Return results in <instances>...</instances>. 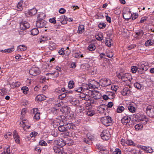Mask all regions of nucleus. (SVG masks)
Returning a JSON list of instances; mask_svg holds the SVG:
<instances>
[{
  "instance_id": "obj_1",
  "label": "nucleus",
  "mask_w": 154,
  "mask_h": 154,
  "mask_svg": "<svg viewBox=\"0 0 154 154\" xmlns=\"http://www.w3.org/2000/svg\"><path fill=\"white\" fill-rule=\"evenodd\" d=\"M102 123L104 125L108 126L112 125V120L109 116H106L102 117L101 119Z\"/></svg>"
},
{
  "instance_id": "obj_2",
  "label": "nucleus",
  "mask_w": 154,
  "mask_h": 154,
  "mask_svg": "<svg viewBox=\"0 0 154 154\" xmlns=\"http://www.w3.org/2000/svg\"><path fill=\"white\" fill-rule=\"evenodd\" d=\"M144 110L146 111L147 115L151 117H154V106L152 105H149L146 108H144Z\"/></svg>"
},
{
  "instance_id": "obj_3",
  "label": "nucleus",
  "mask_w": 154,
  "mask_h": 154,
  "mask_svg": "<svg viewBox=\"0 0 154 154\" xmlns=\"http://www.w3.org/2000/svg\"><path fill=\"white\" fill-rule=\"evenodd\" d=\"M53 150L57 154H66L63 147L55 146L53 147Z\"/></svg>"
},
{
  "instance_id": "obj_4",
  "label": "nucleus",
  "mask_w": 154,
  "mask_h": 154,
  "mask_svg": "<svg viewBox=\"0 0 154 154\" xmlns=\"http://www.w3.org/2000/svg\"><path fill=\"white\" fill-rule=\"evenodd\" d=\"M100 85L102 86H107L111 84L110 81L106 78H103L101 79L99 83Z\"/></svg>"
},
{
  "instance_id": "obj_5",
  "label": "nucleus",
  "mask_w": 154,
  "mask_h": 154,
  "mask_svg": "<svg viewBox=\"0 0 154 154\" xmlns=\"http://www.w3.org/2000/svg\"><path fill=\"white\" fill-rule=\"evenodd\" d=\"M40 71L39 68L36 67H32L29 70V74L33 76H35L40 74Z\"/></svg>"
},
{
  "instance_id": "obj_6",
  "label": "nucleus",
  "mask_w": 154,
  "mask_h": 154,
  "mask_svg": "<svg viewBox=\"0 0 154 154\" xmlns=\"http://www.w3.org/2000/svg\"><path fill=\"white\" fill-rule=\"evenodd\" d=\"M47 22L43 19L38 20L36 23V26L38 28L46 27Z\"/></svg>"
},
{
  "instance_id": "obj_7",
  "label": "nucleus",
  "mask_w": 154,
  "mask_h": 154,
  "mask_svg": "<svg viewBox=\"0 0 154 154\" xmlns=\"http://www.w3.org/2000/svg\"><path fill=\"white\" fill-rule=\"evenodd\" d=\"M102 138L105 140L109 139L110 137V134L109 131L107 130H104L100 134Z\"/></svg>"
},
{
  "instance_id": "obj_8",
  "label": "nucleus",
  "mask_w": 154,
  "mask_h": 154,
  "mask_svg": "<svg viewBox=\"0 0 154 154\" xmlns=\"http://www.w3.org/2000/svg\"><path fill=\"white\" fill-rule=\"evenodd\" d=\"M20 24V30L23 31L29 28L30 26L29 24L26 21H22Z\"/></svg>"
},
{
  "instance_id": "obj_9",
  "label": "nucleus",
  "mask_w": 154,
  "mask_h": 154,
  "mask_svg": "<svg viewBox=\"0 0 154 154\" xmlns=\"http://www.w3.org/2000/svg\"><path fill=\"white\" fill-rule=\"evenodd\" d=\"M132 14L130 11H123V16L125 20H128L132 17Z\"/></svg>"
},
{
  "instance_id": "obj_10",
  "label": "nucleus",
  "mask_w": 154,
  "mask_h": 154,
  "mask_svg": "<svg viewBox=\"0 0 154 154\" xmlns=\"http://www.w3.org/2000/svg\"><path fill=\"white\" fill-rule=\"evenodd\" d=\"M37 12V10L35 8L28 10L25 13L26 16L29 17L35 15Z\"/></svg>"
},
{
  "instance_id": "obj_11",
  "label": "nucleus",
  "mask_w": 154,
  "mask_h": 154,
  "mask_svg": "<svg viewBox=\"0 0 154 154\" xmlns=\"http://www.w3.org/2000/svg\"><path fill=\"white\" fill-rule=\"evenodd\" d=\"M54 142L55 144L57 146H60L61 147H63L66 144L65 141L61 138L55 140Z\"/></svg>"
},
{
  "instance_id": "obj_12",
  "label": "nucleus",
  "mask_w": 154,
  "mask_h": 154,
  "mask_svg": "<svg viewBox=\"0 0 154 154\" xmlns=\"http://www.w3.org/2000/svg\"><path fill=\"white\" fill-rule=\"evenodd\" d=\"M90 86L91 87H92V86L90 85H88V86H87L86 88H84L82 87H78L77 88H74V91L76 92H82L84 91V90H88L91 88Z\"/></svg>"
},
{
  "instance_id": "obj_13",
  "label": "nucleus",
  "mask_w": 154,
  "mask_h": 154,
  "mask_svg": "<svg viewBox=\"0 0 154 154\" xmlns=\"http://www.w3.org/2000/svg\"><path fill=\"white\" fill-rule=\"evenodd\" d=\"M132 79V78L131 75L128 74H123V76L122 80L123 82H126L128 81L129 82H131Z\"/></svg>"
},
{
  "instance_id": "obj_14",
  "label": "nucleus",
  "mask_w": 154,
  "mask_h": 154,
  "mask_svg": "<svg viewBox=\"0 0 154 154\" xmlns=\"http://www.w3.org/2000/svg\"><path fill=\"white\" fill-rule=\"evenodd\" d=\"M13 136L15 142L18 144H19L20 143V137L16 131L14 130L13 131Z\"/></svg>"
},
{
  "instance_id": "obj_15",
  "label": "nucleus",
  "mask_w": 154,
  "mask_h": 154,
  "mask_svg": "<svg viewBox=\"0 0 154 154\" xmlns=\"http://www.w3.org/2000/svg\"><path fill=\"white\" fill-rule=\"evenodd\" d=\"M28 124V120H23L21 122H20V125L24 129V128H25L26 127V128L29 129L30 126L27 125Z\"/></svg>"
},
{
  "instance_id": "obj_16",
  "label": "nucleus",
  "mask_w": 154,
  "mask_h": 154,
  "mask_svg": "<svg viewBox=\"0 0 154 154\" xmlns=\"http://www.w3.org/2000/svg\"><path fill=\"white\" fill-rule=\"evenodd\" d=\"M131 118L130 117L128 116H124L121 119V122L123 125H126L129 123L131 121Z\"/></svg>"
},
{
  "instance_id": "obj_17",
  "label": "nucleus",
  "mask_w": 154,
  "mask_h": 154,
  "mask_svg": "<svg viewBox=\"0 0 154 154\" xmlns=\"http://www.w3.org/2000/svg\"><path fill=\"white\" fill-rule=\"evenodd\" d=\"M121 93L124 96L129 95L131 94V91L128 87H125L121 92Z\"/></svg>"
},
{
  "instance_id": "obj_18",
  "label": "nucleus",
  "mask_w": 154,
  "mask_h": 154,
  "mask_svg": "<svg viewBox=\"0 0 154 154\" xmlns=\"http://www.w3.org/2000/svg\"><path fill=\"white\" fill-rule=\"evenodd\" d=\"M138 120L140 121H144L145 122H144L145 124L149 120L148 119L146 118V117L145 116L143 115H139L137 116Z\"/></svg>"
},
{
  "instance_id": "obj_19",
  "label": "nucleus",
  "mask_w": 154,
  "mask_h": 154,
  "mask_svg": "<svg viewBox=\"0 0 154 154\" xmlns=\"http://www.w3.org/2000/svg\"><path fill=\"white\" fill-rule=\"evenodd\" d=\"M140 148L147 153H151L153 152L152 148L150 147H147L145 146H141Z\"/></svg>"
},
{
  "instance_id": "obj_20",
  "label": "nucleus",
  "mask_w": 154,
  "mask_h": 154,
  "mask_svg": "<svg viewBox=\"0 0 154 154\" xmlns=\"http://www.w3.org/2000/svg\"><path fill=\"white\" fill-rule=\"evenodd\" d=\"M92 95L94 99L95 100L99 99L101 97L100 93L96 91L92 92Z\"/></svg>"
},
{
  "instance_id": "obj_21",
  "label": "nucleus",
  "mask_w": 154,
  "mask_h": 154,
  "mask_svg": "<svg viewBox=\"0 0 154 154\" xmlns=\"http://www.w3.org/2000/svg\"><path fill=\"white\" fill-rule=\"evenodd\" d=\"M46 97L43 94L38 95L35 98V100L41 102L45 100Z\"/></svg>"
},
{
  "instance_id": "obj_22",
  "label": "nucleus",
  "mask_w": 154,
  "mask_h": 154,
  "mask_svg": "<svg viewBox=\"0 0 154 154\" xmlns=\"http://www.w3.org/2000/svg\"><path fill=\"white\" fill-rule=\"evenodd\" d=\"M138 67L139 69L140 68V69H142L143 71L145 72L148 69V66H146L143 63H139L138 64Z\"/></svg>"
},
{
  "instance_id": "obj_23",
  "label": "nucleus",
  "mask_w": 154,
  "mask_h": 154,
  "mask_svg": "<svg viewBox=\"0 0 154 154\" xmlns=\"http://www.w3.org/2000/svg\"><path fill=\"white\" fill-rule=\"evenodd\" d=\"M38 110V109L37 108L34 109V112H36V113H35V116H34V118L37 120H39L40 119V112H37Z\"/></svg>"
},
{
  "instance_id": "obj_24",
  "label": "nucleus",
  "mask_w": 154,
  "mask_h": 154,
  "mask_svg": "<svg viewBox=\"0 0 154 154\" xmlns=\"http://www.w3.org/2000/svg\"><path fill=\"white\" fill-rule=\"evenodd\" d=\"M106 94L110 99H114L115 98V95L114 93L112 91H108L106 93Z\"/></svg>"
},
{
  "instance_id": "obj_25",
  "label": "nucleus",
  "mask_w": 154,
  "mask_h": 154,
  "mask_svg": "<svg viewBox=\"0 0 154 154\" xmlns=\"http://www.w3.org/2000/svg\"><path fill=\"white\" fill-rule=\"evenodd\" d=\"M65 126L66 131H67L68 129H74L75 127L74 125L72 123H68L65 125Z\"/></svg>"
},
{
  "instance_id": "obj_26",
  "label": "nucleus",
  "mask_w": 154,
  "mask_h": 154,
  "mask_svg": "<svg viewBox=\"0 0 154 154\" xmlns=\"http://www.w3.org/2000/svg\"><path fill=\"white\" fill-rule=\"evenodd\" d=\"M23 1L22 0L20 1L18 3L17 5V10L18 11H22L23 9Z\"/></svg>"
},
{
  "instance_id": "obj_27",
  "label": "nucleus",
  "mask_w": 154,
  "mask_h": 154,
  "mask_svg": "<svg viewBox=\"0 0 154 154\" xmlns=\"http://www.w3.org/2000/svg\"><path fill=\"white\" fill-rule=\"evenodd\" d=\"M69 109L70 108L69 107L66 106L63 107L62 109H60V110L63 113H68L70 111Z\"/></svg>"
},
{
  "instance_id": "obj_28",
  "label": "nucleus",
  "mask_w": 154,
  "mask_h": 154,
  "mask_svg": "<svg viewBox=\"0 0 154 154\" xmlns=\"http://www.w3.org/2000/svg\"><path fill=\"white\" fill-rule=\"evenodd\" d=\"M27 48L25 45H20L17 47V50L19 51H25L27 50Z\"/></svg>"
},
{
  "instance_id": "obj_29",
  "label": "nucleus",
  "mask_w": 154,
  "mask_h": 154,
  "mask_svg": "<svg viewBox=\"0 0 154 154\" xmlns=\"http://www.w3.org/2000/svg\"><path fill=\"white\" fill-rule=\"evenodd\" d=\"M32 35H37L39 33V31L37 28H34L31 31Z\"/></svg>"
},
{
  "instance_id": "obj_30",
  "label": "nucleus",
  "mask_w": 154,
  "mask_h": 154,
  "mask_svg": "<svg viewBox=\"0 0 154 154\" xmlns=\"http://www.w3.org/2000/svg\"><path fill=\"white\" fill-rule=\"evenodd\" d=\"M65 126L64 125H60L58 127V129L59 131H60L61 132H64L66 131V127H65Z\"/></svg>"
},
{
  "instance_id": "obj_31",
  "label": "nucleus",
  "mask_w": 154,
  "mask_h": 154,
  "mask_svg": "<svg viewBox=\"0 0 154 154\" xmlns=\"http://www.w3.org/2000/svg\"><path fill=\"white\" fill-rule=\"evenodd\" d=\"M112 40L109 38H106L105 39V44L109 47H110L111 46V41Z\"/></svg>"
},
{
  "instance_id": "obj_32",
  "label": "nucleus",
  "mask_w": 154,
  "mask_h": 154,
  "mask_svg": "<svg viewBox=\"0 0 154 154\" xmlns=\"http://www.w3.org/2000/svg\"><path fill=\"white\" fill-rule=\"evenodd\" d=\"M20 83L18 82H13L11 84V87L13 88H14L16 87H18L20 85Z\"/></svg>"
},
{
  "instance_id": "obj_33",
  "label": "nucleus",
  "mask_w": 154,
  "mask_h": 154,
  "mask_svg": "<svg viewBox=\"0 0 154 154\" xmlns=\"http://www.w3.org/2000/svg\"><path fill=\"white\" fill-rule=\"evenodd\" d=\"M84 26L83 25H81L78 27V33H82L84 30Z\"/></svg>"
},
{
  "instance_id": "obj_34",
  "label": "nucleus",
  "mask_w": 154,
  "mask_h": 154,
  "mask_svg": "<svg viewBox=\"0 0 154 154\" xmlns=\"http://www.w3.org/2000/svg\"><path fill=\"white\" fill-rule=\"evenodd\" d=\"M14 48H8V49H6L4 50V51L2 50L1 51H3L5 53H9L11 52L14 51Z\"/></svg>"
},
{
  "instance_id": "obj_35",
  "label": "nucleus",
  "mask_w": 154,
  "mask_h": 154,
  "mask_svg": "<svg viewBox=\"0 0 154 154\" xmlns=\"http://www.w3.org/2000/svg\"><path fill=\"white\" fill-rule=\"evenodd\" d=\"M153 42V40H149L146 42L145 45L146 46H151L154 43Z\"/></svg>"
},
{
  "instance_id": "obj_36",
  "label": "nucleus",
  "mask_w": 154,
  "mask_h": 154,
  "mask_svg": "<svg viewBox=\"0 0 154 154\" xmlns=\"http://www.w3.org/2000/svg\"><path fill=\"white\" fill-rule=\"evenodd\" d=\"M67 19V17L65 15H63L60 16L58 19H59L58 20L60 21V22L62 23V24H63L62 23V22H63V21L64 20L66 21Z\"/></svg>"
},
{
  "instance_id": "obj_37",
  "label": "nucleus",
  "mask_w": 154,
  "mask_h": 154,
  "mask_svg": "<svg viewBox=\"0 0 154 154\" xmlns=\"http://www.w3.org/2000/svg\"><path fill=\"white\" fill-rule=\"evenodd\" d=\"M134 128L137 131H138L139 130H141L142 129L143 125L141 124H137L135 126Z\"/></svg>"
},
{
  "instance_id": "obj_38",
  "label": "nucleus",
  "mask_w": 154,
  "mask_h": 154,
  "mask_svg": "<svg viewBox=\"0 0 154 154\" xmlns=\"http://www.w3.org/2000/svg\"><path fill=\"white\" fill-rule=\"evenodd\" d=\"M92 138L88 137L87 138H84L83 141L84 142L86 143L90 144L91 143V141L92 140Z\"/></svg>"
},
{
  "instance_id": "obj_39",
  "label": "nucleus",
  "mask_w": 154,
  "mask_h": 154,
  "mask_svg": "<svg viewBox=\"0 0 154 154\" xmlns=\"http://www.w3.org/2000/svg\"><path fill=\"white\" fill-rule=\"evenodd\" d=\"M96 49V47L94 44H90L88 47V49L90 51L94 50Z\"/></svg>"
},
{
  "instance_id": "obj_40",
  "label": "nucleus",
  "mask_w": 154,
  "mask_h": 154,
  "mask_svg": "<svg viewBox=\"0 0 154 154\" xmlns=\"http://www.w3.org/2000/svg\"><path fill=\"white\" fill-rule=\"evenodd\" d=\"M125 143L127 144L128 145H133L134 146L135 144L134 143V142L131 140H127L125 142Z\"/></svg>"
},
{
  "instance_id": "obj_41",
  "label": "nucleus",
  "mask_w": 154,
  "mask_h": 154,
  "mask_svg": "<svg viewBox=\"0 0 154 154\" xmlns=\"http://www.w3.org/2000/svg\"><path fill=\"white\" fill-rule=\"evenodd\" d=\"M125 108L122 106H119L117 109L116 111L118 113H121L124 110Z\"/></svg>"
},
{
  "instance_id": "obj_42",
  "label": "nucleus",
  "mask_w": 154,
  "mask_h": 154,
  "mask_svg": "<svg viewBox=\"0 0 154 154\" xmlns=\"http://www.w3.org/2000/svg\"><path fill=\"white\" fill-rule=\"evenodd\" d=\"M134 86L137 89H141L142 88V85L138 82H137L134 84Z\"/></svg>"
},
{
  "instance_id": "obj_43",
  "label": "nucleus",
  "mask_w": 154,
  "mask_h": 154,
  "mask_svg": "<svg viewBox=\"0 0 154 154\" xmlns=\"http://www.w3.org/2000/svg\"><path fill=\"white\" fill-rule=\"evenodd\" d=\"M74 85V82L73 81H70L68 83V87L69 88L71 89L73 88Z\"/></svg>"
},
{
  "instance_id": "obj_44",
  "label": "nucleus",
  "mask_w": 154,
  "mask_h": 154,
  "mask_svg": "<svg viewBox=\"0 0 154 154\" xmlns=\"http://www.w3.org/2000/svg\"><path fill=\"white\" fill-rule=\"evenodd\" d=\"M21 90L23 91V93L25 94H27V91H28L29 89L28 87L26 86H24L21 88Z\"/></svg>"
},
{
  "instance_id": "obj_45",
  "label": "nucleus",
  "mask_w": 154,
  "mask_h": 154,
  "mask_svg": "<svg viewBox=\"0 0 154 154\" xmlns=\"http://www.w3.org/2000/svg\"><path fill=\"white\" fill-rule=\"evenodd\" d=\"M128 108L129 111L131 112H134L135 111V108L132 106H128Z\"/></svg>"
},
{
  "instance_id": "obj_46",
  "label": "nucleus",
  "mask_w": 154,
  "mask_h": 154,
  "mask_svg": "<svg viewBox=\"0 0 154 154\" xmlns=\"http://www.w3.org/2000/svg\"><path fill=\"white\" fill-rule=\"evenodd\" d=\"M139 67H137L136 66H133L131 67V71L133 73H135L137 71V70L138 69H139Z\"/></svg>"
},
{
  "instance_id": "obj_47",
  "label": "nucleus",
  "mask_w": 154,
  "mask_h": 154,
  "mask_svg": "<svg viewBox=\"0 0 154 154\" xmlns=\"http://www.w3.org/2000/svg\"><path fill=\"white\" fill-rule=\"evenodd\" d=\"M95 37L96 39L100 41H102L103 38V36L101 34H99L97 36H96Z\"/></svg>"
},
{
  "instance_id": "obj_48",
  "label": "nucleus",
  "mask_w": 154,
  "mask_h": 154,
  "mask_svg": "<svg viewBox=\"0 0 154 154\" xmlns=\"http://www.w3.org/2000/svg\"><path fill=\"white\" fill-rule=\"evenodd\" d=\"M53 113L54 114H57L58 112L60 111V109H57L55 108H53L52 110Z\"/></svg>"
},
{
  "instance_id": "obj_49",
  "label": "nucleus",
  "mask_w": 154,
  "mask_h": 154,
  "mask_svg": "<svg viewBox=\"0 0 154 154\" xmlns=\"http://www.w3.org/2000/svg\"><path fill=\"white\" fill-rule=\"evenodd\" d=\"M4 152L5 154H13L10 152V149L9 147L6 148V149H5Z\"/></svg>"
},
{
  "instance_id": "obj_50",
  "label": "nucleus",
  "mask_w": 154,
  "mask_h": 154,
  "mask_svg": "<svg viewBox=\"0 0 154 154\" xmlns=\"http://www.w3.org/2000/svg\"><path fill=\"white\" fill-rule=\"evenodd\" d=\"M5 89L3 88L0 90V94L2 96H3L5 94H6V92H5Z\"/></svg>"
},
{
  "instance_id": "obj_51",
  "label": "nucleus",
  "mask_w": 154,
  "mask_h": 154,
  "mask_svg": "<svg viewBox=\"0 0 154 154\" xmlns=\"http://www.w3.org/2000/svg\"><path fill=\"white\" fill-rule=\"evenodd\" d=\"M106 25L104 23H100L98 25V27L100 29H103L105 27Z\"/></svg>"
},
{
  "instance_id": "obj_52",
  "label": "nucleus",
  "mask_w": 154,
  "mask_h": 154,
  "mask_svg": "<svg viewBox=\"0 0 154 154\" xmlns=\"http://www.w3.org/2000/svg\"><path fill=\"white\" fill-rule=\"evenodd\" d=\"M39 144L41 146H47V143L44 140H41L40 141L39 143Z\"/></svg>"
},
{
  "instance_id": "obj_53",
  "label": "nucleus",
  "mask_w": 154,
  "mask_h": 154,
  "mask_svg": "<svg viewBox=\"0 0 154 154\" xmlns=\"http://www.w3.org/2000/svg\"><path fill=\"white\" fill-rule=\"evenodd\" d=\"M55 19L56 18L55 17H53L52 18H50L49 20V21L51 23L55 24L56 23Z\"/></svg>"
},
{
  "instance_id": "obj_54",
  "label": "nucleus",
  "mask_w": 154,
  "mask_h": 154,
  "mask_svg": "<svg viewBox=\"0 0 154 154\" xmlns=\"http://www.w3.org/2000/svg\"><path fill=\"white\" fill-rule=\"evenodd\" d=\"M143 32L141 30H140L138 32L136 33V34L138 36H142L143 34Z\"/></svg>"
},
{
  "instance_id": "obj_55",
  "label": "nucleus",
  "mask_w": 154,
  "mask_h": 154,
  "mask_svg": "<svg viewBox=\"0 0 154 154\" xmlns=\"http://www.w3.org/2000/svg\"><path fill=\"white\" fill-rule=\"evenodd\" d=\"M66 94L65 93H63L60 95H59V98L61 100L63 99L64 98L66 97Z\"/></svg>"
},
{
  "instance_id": "obj_56",
  "label": "nucleus",
  "mask_w": 154,
  "mask_h": 154,
  "mask_svg": "<svg viewBox=\"0 0 154 154\" xmlns=\"http://www.w3.org/2000/svg\"><path fill=\"white\" fill-rule=\"evenodd\" d=\"M95 114L94 112L92 111H88L87 113V115L88 116H92L94 115Z\"/></svg>"
},
{
  "instance_id": "obj_57",
  "label": "nucleus",
  "mask_w": 154,
  "mask_h": 154,
  "mask_svg": "<svg viewBox=\"0 0 154 154\" xmlns=\"http://www.w3.org/2000/svg\"><path fill=\"white\" fill-rule=\"evenodd\" d=\"M114 153L115 154H121V150L119 148H116Z\"/></svg>"
},
{
  "instance_id": "obj_58",
  "label": "nucleus",
  "mask_w": 154,
  "mask_h": 154,
  "mask_svg": "<svg viewBox=\"0 0 154 154\" xmlns=\"http://www.w3.org/2000/svg\"><path fill=\"white\" fill-rule=\"evenodd\" d=\"M66 10L63 8H60L59 10V12L61 14H63L65 13Z\"/></svg>"
},
{
  "instance_id": "obj_59",
  "label": "nucleus",
  "mask_w": 154,
  "mask_h": 154,
  "mask_svg": "<svg viewBox=\"0 0 154 154\" xmlns=\"http://www.w3.org/2000/svg\"><path fill=\"white\" fill-rule=\"evenodd\" d=\"M58 53L60 55H63L64 54V49L63 48H62L59 51Z\"/></svg>"
},
{
  "instance_id": "obj_60",
  "label": "nucleus",
  "mask_w": 154,
  "mask_h": 154,
  "mask_svg": "<svg viewBox=\"0 0 154 154\" xmlns=\"http://www.w3.org/2000/svg\"><path fill=\"white\" fill-rule=\"evenodd\" d=\"M86 94H85L84 93H81L79 94V97L80 98L82 99V100H84V98H85V97Z\"/></svg>"
},
{
  "instance_id": "obj_61",
  "label": "nucleus",
  "mask_w": 154,
  "mask_h": 154,
  "mask_svg": "<svg viewBox=\"0 0 154 154\" xmlns=\"http://www.w3.org/2000/svg\"><path fill=\"white\" fill-rule=\"evenodd\" d=\"M37 134V132L34 131L32 132L30 134V136L31 137H32L34 136H35Z\"/></svg>"
},
{
  "instance_id": "obj_62",
  "label": "nucleus",
  "mask_w": 154,
  "mask_h": 154,
  "mask_svg": "<svg viewBox=\"0 0 154 154\" xmlns=\"http://www.w3.org/2000/svg\"><path fill=\"white\" fill-rule=\"evenodd\" d=\"M91 98V97L88 94H86L85 98H84V100H90Z\"/></svg>"
},
{
  "instance_id": "obj_63",
  "label": "nucleus",
  "mask_w": 154,
  "mask_h": 154,
  "mask_svg": "<svg viewBox=\"0 0 154 154\" xmlns=\"http://www.w3.org/2000/svg\"><path fill=\"white\" fill-rule=\"evenodd\" d=\"M147 18L146 17H144L141 18L140 20V23H142L146 20Z\"/></svg>"
},
{
  "instance_id": "obj_64",
  "label": "nucleus",
  "mask_w": 154,
  "mask_h": 154,
  "mask_svg": "<svg viewBox=\"0 0 154 154\" xmlns=\"http://www.w3.org/2000/svg\"><path fill=\"white\" fill-rule=\"evenodd\" d=\"M132 152L134 154H141V152L140 150L139 151H134V150H132Z\"/></svg>"
}]
</instances>
